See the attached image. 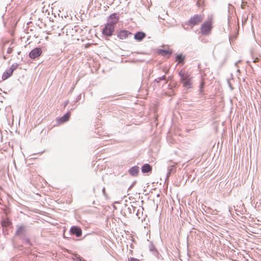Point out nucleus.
Listing matches in <instances>:
<instances>
[{"label": "nucleus", "instance_id": "412c9836", "mask_svg": "<svg viewBox=\"0 0 261 261\" xmlns=\"http://www.w3.org/2000/svg\"><path fill=\"white\" fill-rule=\"evenodd\" d=\"M11 224V222L9 219L3 220L2 221V225L3 227H6Z\"/></svg>", "mask_w": 261, "mask_h": 261}, {"label": "nucleus", "instance_id": "2eb2a0df", "mask_svg": "<svg viewBox=\"0 0 261 261\" xmlns=\"http://www.w3.org/2000/svg\"><path fill=\"white\" fill-rule=\"evenodd\" d=\"M175 169L176 167L175 165H171L168 166V172L167 173V178H169V177L175 172Z\"/></svg>", "mask_w": 261, "mask_h": 261}, {"label": "nucleus", "instance_id": "473e14b6", "mask_svg": "<svg viewBox=\"0 0 261 261\" xmlns=\"http://www.w3.org/2000/svg\"><path fill=\"white\" fill-rule=\"evenodd\" d=\"M227 82H228V85H229V86L230 88L231 89H233V87H232V86H231V84H230V81H229V80H227Z\"/></svg>", "mask_w": 261, "mask_h": 261}, {"label": "nucleus", "instance_id": "dca6fc26", "mask_svg": "<svg viewBox=\"0 0 261 261\" xmlns=\"http://www.w3.org/2000/svg\"><path fill=\"white\" fill-rule=\"evenodd\" d=\"M176 61L177 62L178 64H184V61L185 59V56H183L182 54L177 55L176 57Z\"/></svg>", "mask_w": 261, "mask_h": 261}, {"label": "nucleus", "instance_id": "f704fd0d", "mask_svg": "<svg viewBox=\"0 0 261 261\" xmlns=\"http://www.w3.org/2000/svg\"><path fill=\"white\" fill-rule=\"evenodd\" d=\"M132 186H133V185H132L131 186H130V187H129L128 189H130V188H131V187H132Z\"/></svg>", "mask_w": 261, "mask_h": 261}, {"label": "nucleus", "instance_id": "f8f14e48", "mask_svg": "<svg viewBox=\"0 0 261 261\" xmlns=\"http://www.w3.org/2000/svg\"><path fill=\"white\" fill-rule=\"evenodd\" d=\"M70 116V112L69 111L67 112L66 114H65L63 116L60 117L58 120V121L59 123H63L66 121H67Z\"/></svg>", "mask_w": 261, "mask_h": 261}, {"label": "nucleus", "instance_id": "cd10ccee", "mask_svg": "<svg viewBox=\"0 0 261 261\" xmlns=\"http://www.w3.org/2000/svg\"><path fill=\"white\" fill-rule=\"evenodd\" d=\"M127 261H140V260L136 258L130 257L128 258V260Z\"/></svg>", "mask_w": 261, "mask_h": 261}, {"label": "nucleus", "instance_id": "e433bc0d", "mask_svg": "<svg viewBox=\"0 0 261 261\" xmlns=\"http://www.w3.org/2000/svg\"><path fill=\"white\" fill-rule=\"evenodd\" d=\"M198 68H200V65H198Z\"/></svg>", "mask_w": 261, "mask_h": 261}, {"label": "nucleus", "instance_id": "5701e85b", "mask_svg": "<svg viewBox=\"0 0 261 261\" xmlns=\"http://www.w3.org/2000/svg\"><path fill=\"white\" fill-rule=\"evenodd\" d=\"M18 65L19 64L18 63H13L9 68L10 70H12V72H13L14 70L17 68Z\"/></svg>", "mask_w": 261, "mask_h": 261}, {"label": "nucleus", "instance_id": "b1692460", "mask_svg": "<svg viewBox=\"0 0 261 261\" xmlns=\"http://www.w3.org/2000/svg\"><path fill=\"white\" fill-rule=\"evenodd\" d=\"M23 240V242L27 245H31L32 244L29 240V239L25 237V236L22 237V239H21Z\"/></svg>", "mask_w": 261, "mask_h": 261}, {"label": "nucleus", "instance_id": "c85d7f7f", "mask_svg": "<svg viewBox=\"0 0 261 261\" xmlns=\"http://www.w3.org/2000/svg\"><path fill=\"white\" fill-rule=\"evenodd\" d=\"M247 4V2H244L242 0V5L241 6V7L243 9H245L246 8V4Z\"/></svg>", "mask_w": 261, "mask_h": 261}, {"label": "nucleus", "instance_id": "6e6552de", "mask_svg": "<svg viewBox=\"0 0 261 261\" xmlns=\"http://www.w3.org/2000/svg\"><path fill=\"white\" fill-rule=\"evenodd\" d=\"M70 232L71 234L75 235L78 238L82 235V229L77 226H72L70 229Z\"/></svg>", "mask_w": 261, "mask_h": 261}, {"label": "nucleus", "instance_id": "a211bd4d", "mask_svg": "<svg viewBox=\"0 0 261 261\" xmlns=\"http://www.w3.org/2000/svg\"><path fill=\"white\" fill-rule=\"evenodd\" d=\"M157 53L162 56H165L166 55H171L172 51L167 49H159Z\"/></svg>", "mask_w": 261, "mask_h": 261}, {"label": "nucleus", "instance_id": "f257e3e1", "mask_svg": "<svg viewBox=\"0 0 261 261\" xmlns=\"http://www.w3.org/2000/svg\"><path fill=\"white\" fill-rule=\"evenodd\" d=\"M178 74L180 77V80L182 82L184 87L187 89L190 88L192 84L190 75L183 70H181L179 72Z\"/></svg>", "mask_w": 261, "mask_h": 261}, {"label": "nucleus", "instance_id": "c9c22d12", "mask_svg": "<svg viewBox=\"0 0 261 261\" xmlns=\"http://www.w3.org/2000/svg\"><path fill=\"white\" fill-rule=\"evenodd\" d=\"M95 188H93V192H94V193H95Z\"/></svg>", "mask_w": 261, "mask_h": 261}, {"label": "nucleus", "instance_id": "aec40b11", "mask_svg": "<svg viewBox=\"0 0 261 261\" xmlns=\"http://www.w3.org/2000/svg\"><path fill=\"white\" fill-rule=\"evenodd\" d=\"M165 81V84H167V81L166 80V75H163L162 76H161V77H159L156 79H155L154 81H153V83H154V84L155 83H159L160 81Z\"/></svg>", "mask_w": 261, "mask_h": 261}, {"label": "nucleus", "instance_id": "6ab92c4d", "mask_svg": "<svg viewBox=\"0 0 261 261\" xmlns=\"http://www.w3.org/2000/svg\"><path fill=\"white\" fill-rule=\"evenodd\" d=\"M204 86H205V83H204L203 80L201 78V81L200 82V85L199 86V94L201 95V96H203L204 94L203 93V88H204Z\"/></svg>", "mask_w": 261, "mask_h": 261}, {"label": "nucleus", "instance_id": "393cba45", "mask_svg": "<svg viewBox=\"0 0 261 261\" xmlns=\"http://www.w3.org/2000/svg\"><path fill=\"white\" fill-rule=\"evenodd\" d=\"M152 253L158 258L160 259L162 258V255L158 252L157 250H155L154 252H152Z\"/></svg>", "mask_w": 261, "mask_h": 261}, {"label": "nucleus", "instance_id": "ddd939ff", "mask_svg": "<svg viewBox=\"0 0 261 261\" xmlns=\"http://www.w3.org/2000/svg\"><path fill=\"white\" fill-rule=\"evenodd\" d=\"M152 167L149 164H144L141 168V171L143 173H147L151 172Z\"/></svg>", "mask_w": 261, "mask_h": 261}, {"label": "nucleus", "instance_id": "9d476101", "mask_svg": "<svg viewBox=\"0 0 261 261\" xmlns=\"http://www.w3.org/2000/svg\"><path fill=\"white\" fill-rule=\"evenodd\" d=\"M139 172V167L137 166H134L131 167L128 171V173L133 176H137Z\"/></svg>", "mask_w": 261, "mask_h": 261}, {"label": "nucleus", "instance_id": "39448f33", "mask_svg": "<svg viewBox=\"0 0 261 261\" xmlns=\"http://www.w3.org/2000/svg\"><path fill=\"white\" fill-rule=\"evenodd\" d=\"M196 25V14L193 15L190 19L182 24V28L186 30L192 29Z\"/></svg>", "mask_w": 261, "mask_h": 261}, {"label": "nucleus", "instance_id": "4c0bfd02", "mask_svg": "<svg viewBox=\"0 0 261 261\" xmlns=\"http://www.w3.org/2000/svg\"><path fill=\"white\" fill-rule=\"evenodd\" d=\"M20 51H18V52L17 53V54H18V55H19V54H20Z\"/></svg>", "mask_w": 261, "mask_h": 261}, {"label": "nucleus", "instance_id": "4be33fe9", "mask_svg": "<svg viewBox=\"0 0 261 261\" xmlns=\"http://www.w3.org/2000/svg\"><path fill=\"white\" fill-rule=\"evenodd\" d=\"M148 248H149V251L151 252H153L155 250H156L154 245H153V244L152 242H150L149 243V244L148 245Z\"/></svg>", "mask_w": 261, "mask_h": 261}, {"label": "nucleus", "instance_id": "9b49d317", "mask_svg": "<svg viewBox=\"0 0 261 261\" xmlns=\"http://www.w3.org/2000/svg\"><path fill=\"white\" fill-rule=\"evenodd\" d=\"M146 37V34L144 32L139 31L134 35V39L137 41H141Z\"/></svg>", "mask_w": 261, "mask_h": 261}, {"label": "nucleus", "instance_id": "1a4fd4ad", "mask_svg": "<svg viewBox=\"0 0 261 261\" xmlns=\"http://www.w3.org/2000/svg\"><path fill=\"white\" fill-rule=\"evenodd\" d=\"M129 35H132V33L126 30H120L117 32V37L121 40L125 39L128 37Z\"/></svg>", "mask_w": 261, "mask_h": 261}, {"label": "nucleus", "instance_id": "7c9ffc66", "mask_svg": "<svg viewBox=\"0 0 261 261\" xmlns=\"http://www.w3.org/2000/svg\"><path fill=\"white\" fill-rule=\"evenodd\" d=\"M13 51V48L12 47H9L7 50L8 54H11Z\"/></svg>", "mask_w": 261, "mask_h": 261}, {"label": "nucleus", "instance_id": "bb28decb", "mask_svg": "<svg viewBox=\"0 0 261 261\" xmlns=\"http://www.w3.org/2000/svg\"><path fill=\"white\" fill-rule=\"evenodd\" d=\"M204 15L203 14H197V23L199 22H201L203 19Z\"/></svg>", "mask_w": 261, "mask_h": 261}, {"label": "nucleus", "instance_id": "423d86ee", "mask_svg": "<svg viewBox=\"0 0 261 261\" xmlns=\"http://www.w3.org/2000/svg\"><path fill=\"white\" fill-rule=\"evenodd\" d=\"M17 229L15 232V235L17 237H19L20 239H22V237L25 236L27 232V228L24 225H17Z\"/></svg>", "mask_w": 261, "mask_h": 261}, {"label": "nucleus", "instance_id": "0eeeda50", "mask_svg": "<svg viewBox=\"0 0 261 261\" xmlns=\"http://www.w3.org/2000/svg\"><path fill=\"white\" fill-rule=\"evenodd\" d=\"M42 53V49L39 47H36L32 49L29 53V57L32 59L39 58Z\"/></svg>", "mask_w": 261, "mask_h": 261}, {"label": "nucleus", "instance_id": "c756f323", "mask_svg": "<svg viewBox=\"0 0 261 261\" xmlns=\"http://www.w3.org/2000/svg\"><path fill=\"white\" fill-rule=\"evenodd\" d=\"M102 194L103 195L106 197H107V194H106V189L105 187H103L102 189Z\"/></svg>", "mask_w": 261, "mask_h": 261}, {"label": "nucleus", "instance_id": "a878e982", "mask_svg": "<svg viewBox=\"0 0 261 261\" xmlns=\"http://www.w3.org/2000/svg\"><path fill=\"white\" fill-rule=\"evenodd\" d=\"M74 257H73V260H76V261H83V259L78 254H74Z\"/></svg>", "mask_w": 261, "mask_h": 261}, {"label": "nucleus", "instance_id": "20e7f679", "mask_svg": "<svg viewBox=\"0 0 261 261\" xmlns=\"http://www.w3.org/2000/svg\"><path fill=\"white\" fill-rule=\"evenodd\" d=\"M119 19V16L116 13H114L109 15L107 18V24L111 26H115Z\"/></svg>", "mask_w": 261, "mask_h": 261}, {"label": "nucleus", "instance_id": "4468645a", "mask_svg": "<svg viewBox=\"0 0 261 261\" xmlns=\"http://www.w3.org/2000/svg\"><path fill=\"white\" fill-rule=\"evenodd\" d=\"M197 7H198L199 10H201L202 12L204 10L205 4L204 0H197Z\"/></svg>", "mask_w": 261, "mask_h": 261}, {"label": "nucleus", "instance_id": "2f4dec72", "mask_svg": "<svg viewBox=\"0 0 261 261\" xmlns=\"http://www.w3.org/2000/svg\"><path fill=\"white\" fill-rule=\"evenodd\" d=\"M81 94H80L76 98V102H77L79 100H80L81 98Z\"/></svg>", "mask_w": 261, "mask_h": 261}, {"label": "nucleus", "instance_id": "7ed1b4c3", "mask_svg": "<svg viewBox=\"0 0 261 261\" xmlns=\"http://www.w3.org/2000/svg\"><path fill=\"white\" fill-rule=\"evenodd\" d=\"M114 31V26H111L106 23L102 30V34L106 37H110L113 35Z\"/></svg>", "mask_w": 261, "mask_h": 261}, {"label": "nucleus", "instance_id": "f3484780", "mask_svg": "<svg viewBox=\"0 0 261 261\" xmlns=\"http://www.w3.org/2000/svg\"><path fill=\"white\" fill-rule=\"evenodd\" d=\"M13 72H12V70H10L9 69H7L6 71H5L3 73V74L2 75V79L3 80H5L7 79H8L9 77L11 76Z\"/></svg>", "mask_w": 261, "mask_h": 261}, {"label": "nucleus", "instance_id": "72a5a7b5", "mask_svg": "<svg viewBox=\"0 0 261 261\" xmlns=\"http://www.w3.org/2000/svg\"><path fill=\"white\" fill-rule=\"evenodd\" d=\"M69 103V101H66L65 102L64 107H66Z\"/></svg>", "mask_w": 261, "mask_h": 261}, {"label": "nucleus", "instance_id": "f03ea898", "mask_svg": "<svg viewBox=\"0 0 261 261\" xmlns=\"http://www.w3.org/2000/svg\"><path fill=\"white\" fill-rule=\"evenodd\" d=\"M213 25L211 21H205L201 25L200 33L202 35H209L212 30Z\"/></svg>", "mask_w": 261, "mask_h": 261}]
</instances>
